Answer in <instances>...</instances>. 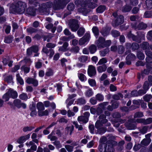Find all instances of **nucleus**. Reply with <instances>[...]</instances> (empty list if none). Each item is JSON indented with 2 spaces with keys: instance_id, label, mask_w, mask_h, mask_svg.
I'll return each mask as SVG.
<instances>
[{
  "instance_id": "1",
  "label": "nucleus",
  "mask_w": 152,
  "mask_h": 152,
  "mask_svg": "<svg viewBox=\"0 0 152 152\" xmlns=\"http://www.w3.org/2000/svg\"><path fill=\"white\" fill-rule=\"evenodd\" d=\"M26 7V4L22 1H18L16 3H12L10 6L9 12L15 14H21L25 11Z\"/></svg>"
},
{
  "instance_id": "2",
  "label": "nucleus",
  "mask_w": 152,
  "mask_h": 152,
  "mask_svg": "<svg viewBox=\"0 0 152 152\" xmlns=\"http://www.w3.org/2000/svg\"><path fill=\"white\" fill-rule=\"evenodd\" d=\"M67 4L64 0H55L53 6V9L54 10L63 9Z\"/></svg>"
},
{
  "instance_id": "3",
  "label": "nucleus",
  "mask_w": 152,
  "mask_h": 152,
  "mask_svg": "<svg viewBox=\"0 0 152 152\" xmlns=\"http://www.w3.org/2000/svg\"><path fill=\"white\" fill-rule=\"evenodd\" d=\"M107 142V143L109 144H104V152H115V150L113 144H117V142L113 140H109Z\"/></svg>"
},
{
  "instance_id": "4",
  "label": "nucleus",
  "mask_w": 152,
  "mask_h": 152,
  "mask_svg": "<svg viewBox=\"0 0 152 152\" xmlns=\"http://www.w3.org/2000/svg\"><path fill=\"white\" fill-rule=\"evenodd\" d=\"M78 23V21L76 19H72L69 22V27L72 31L75 32L79 28V26Z\"/></svg>"
},
{
  "instance_id": "5",
  "label": "nucleus",
  "mask_w": 152,
  "mask_h": 152,
  "mask_svg": "<svg viewBox=\"0 0 152 152\" xmlns=\"http://www.w3.org/2000/svg\"><path fill=\"white\" fill-rule=\"evenodd\" d=\"M90 34L89 33L86 32L85 35L81 38L79 41V44L80 45H84L86 42L89 41Z\"/></svg>"
},
{
  "instance_id": "6",
  "label": "nucleus",
  "mask_w": 152,
  "mask_h": 152,
  "mask_svg": "<svg viewBox=\"0 0 152 152\" xmlns=\"http://www.w3.org/2000/svg\"><path fill=\"white\" fill-rule=\"evenodd\" d=\"M37 10V7H34V6H29L26 10V13L30 16H34L36 15V11Z\"/></svg>"
},
{
  "instance_id": "7",
  "label": "nucleus",
  "mask_w": 152,
  "mask_h": 152,
  "mask_svg": "<svg viewBox=\"0 0 152 152\" xmlns=\"http://www.w3.org/2000/svg\"><path fill=\"white\" fill-rule=\"evenodd\" d=\"M87 73L88 75L90 77L95 76L96 73L95 67L92 65H89Z\"/></svg>"
},
{
  "instance_id": "8",
  "label": "nucleus",
  "mask_w": 152,
  "mask_h": 152,
  "mask_svg": "<svg viewBox=\"0 0 152 152\" xmlns=\"http://www.w3.org/2000/svg\"><path fill=\"white\" fill-rule=\"evenodd\" d=\"M136 59V57L134 54L132 53L129 54L126 58V64L128 65H131L132 63L131 61H134Z\"/></svg>"
},
{
  "instance_id": "9",
  "label": "nucleus",
  "mask_w": 152,
  "mask_h": 152,
  "mask_svg": "<svg viewBox=\"0 0 152 152\" xmlns=\"http://www.w3.org/2000/svg\"><path fill=\"white\" fill-rule=\"evenodd\" d=\"M105 39L104 38L100 37L96 42H95V44L97 45V47L99 48H103V45Z\"/></svg>"
},
{
  "instance_id": "10",
  "label": "nucleus",
  "mask_w": 152,
  "mask_h": 152,
  "mask_svg": "<svg viewBox=\"0 0 152 152\" xmlns=\"http://www.w3.org/2000/svg\"><path fill=\"white\" fill-rule=\"evenodd\" d=\"M26 82L28 84H32L34 87L37 86L38 85V81L37 80L32 78L28 77Z\"/></svg>"
},
{
  "instance_id": "11",
  "label": "nucleus",
  "mask_w": 152,
  "mask_h": 152,
  "mask_svg": "<svg viewBox=\"0 0 152 152\" xmlns=\"http://www.w3.org/2000/svg\"><path fill=\"white\" fill-rule=\"evenodd\" d=\"M144 38L145 35L142 34H140L137 36L135 35V37H134V39H132V40L140 43L141 42L142 39Z\"/></svg>"
},
{
  "instance_id": "12",
  "label": "nucleus",
  "mask_w": 152,
  "mask_h": 152,
  "mask_svg": "<svg viewBox=\"0 0 152 152\" xmlns=\"http://www.w3.org/2000/svg\"><path fill=\"white\" fill-rule=\"evenodd\" d=\"M146 69L144 70V73L145 74L148 75L149 73L152 74V64H146Z\"/></svg>"
},
{
  "instance_id": "13",
  "label": "nucleus",
  "mask_w": 152,
  "mask_h": 152,
  "mask_svg": "<svg viewBox=\"0 0 152 152\" xmlns=\"http://www.w3.org/2000/svg\"><path fill=\"white\" fill-rule=\"evenodd\" d=\"M124 17L123 15H118L115 21V25L118 26L122 24L124 22Z\"/></svg>"
},
{
  "instance_id": "14",
  "label": "nucleus",
  "mask_w": 152,
  "mask_h": 152,
  "mask_svg": "<svg viewBox=\"0 0 152 152\" xmlns=\"http://www.w3.org/2000/svg\"><path fill=\"white\" fill-rule=\"evenodd\" d=\"M111 29V27L107 26L103 29L101 33L104 37H106L109 34Z\"/></svg>"
},
{
  "instance_id": "15",
  "label": "nucleus",
  "mask_w": 152,
  "mask_h": 152,
  "mask_svg": "<svg viewBox=\"0 0 152 152\" xmlns=\"http://www.w3.org/2000/svg\"><path fill=\"white\" fill-rule=\"evenodd\" d=\"M10 97L13 99H16L18 96V94L17 92L15 91H14L13 89L10 88L8 90Z\"/></svg>"
},
{
  "instance_id": "16",
  "label": "nucleus",
  "mask_w": 152,
  "mask_h": 152,
  "mask_svg": "<svg viewBox=\"0 0 152 152\" xmlns=\"http://www.w3.org/2000/svg\"><path fill=\"white\" fill-rule=\"evenodd\" d=\"M54 75L53 70L51 68L47 69V71L45 72L44 78L45 79H47L48 77L53 76Z\"/></svg>"
},
{
  "instance_id": "17",
  "label": "nucleus",
  "mask_w": 152,
  "mask_h": 152,
  "mask_svg": "<svg viewBox=\"0 0 152 152\" xmlns=\"http://www.w3.org/2000/svg\"><path fill=\"white\" fill-rule=\"evenodd\" d=\"M44 4L43 3L41 4V6H40V4H39V5L37 6V10H38L39 12L41 13H44V12H46L47 11V9L44 5H43Z\"/></svg>"
},
{
  "instance_id": "18",
  "label": "nucleus",
  "mask_w": 152,
  "mask_h": 152,
  "mask_svg": "<svg viewBox=\"0 0 152 152\" xmlns=\"http://www.w3.org/2000/svg\"><path fill=\"white\" fill-rule=\"evenodd\" d=\"M107 68L106 64H103L101 66L97 67V69L98 72L99 73H102L105 72Z\"/></svg>"
},
{
  "instance_id": "19",
  "label": "nucleus",
  "mask_w": 152,
  "mask_h": 152,
  "mask_svg": "<svg viewBox=\"0 0 152 152\" xmlns=\"http://www.w3.org/2000/svg\"><path fill=\"white\" fill-rule=\"evenodd\" d=\"M13 38V37L11 35L5 37L4 38V42L6 43H10L12 42Z\"/></svg>"
},
{
  "instance_id": "20",
  "label": "nucleus",
  "mask_w": 152,
  "mask_h": 152,
  "mask_svg": "<svg viewBox=\"0 0 152 152\" xmlns=\"http://www.w3.org/2000/svg\"><path fill=\"white\" fill-rule=\"evenodd\" d=\"M106 6L104 5H100L96 9V12L98 13H103L106 9Z\"/></svg>"
},
{
  "instance_id": "21",
  "label": "nucleus",
  "mask_w": 152,
  "mask_h": 152,
  "mask_svg": "<svg viewBox=\"0 0 152 152\" xmlns=\"http://www.w3.org/2000/svg\"><path fill=\"white\" fill-rule=\"evenodd\" d=\"M132 7L130 5H125L122 7V11L123 12H128L131 10Z\"/></svg>"
},
{
  "instance_id": "22",
  "label": "nucleus",
  "mask_w": 152,
  "mask_h": 152,
  "mask_svg": "<svg viewBox=\"0 0 152 152\" xmlns=\"http://www.w3.org/2000/svg\"><path fill=\"white\" fill-rule=\"evenodd\" d=\"M85 32V29L83 27H80L79 28L77 33L79 37H81L83 35Z\"/></svg>"
},
{
  "instance_id": "23",
  "label": "nucleus",
  "mask_w": 152,
  "mask_h": 152,
  "mask_svg": "<svg viewBox=\"0 0 152 152\" xmlns=\"http://www.w3.org/2000/svg\"><path fill=\"white\" fill-rule=\"evenodd\" d=\"M28 4L29 5L34 6V7H37L39 5V3L37 2V0H28Z\"/></svg>"
},
{
  "instance_id": "24",
  "label": "nucleus",
  "mask_w": 152,
  "mask_h": 152,
  "mask_svg": "<svg viewBox=\"0 0 152 152\" xmlns=\"http://www.w3.org/2000/svg\"><path fill=\"white\" fill-rule=\"evenodd\" d=\"M92 31L94 36L97 38L99 35V30L97 26H94L92 28Z\"/></svg>"
},
{
  "instance_id": "25",
  "label": "nucleus",
  "mask_w": 152,
  "mask_h": 152,
  "mask_svg": "<svg viewBox=\"0 0 152 152\" xmlns=\"http://www.w3.org/2000/svg\"><path fill=\"white\" fill-rule=\"evenodd\" d=\"M89 50L91 54H93L95 53L97 50L96 46L94 44H92L90 46Z\"/></svg>"
},
{
  "instance_id": "26",
  "label": "nucleus",
  "mask_w": 152,
  "mask_h": 152,
  "mask_svg": "<svg viewBox=\"0 0 152 152\" xmlns=\"http://www.w3.org/2000/svg\"><path fill=\"white\" fill-rule=\"evenodd\" d=\"M37 107L38 111L40 110H44L45 109L44 104L42 102H38L37 104Z\"/></svg>"
},
{
  "instance_id": "27",
  "label": "nucleus",
  "mask_w": 152,
  "mask_h": 152,
  "mask_svg": "<svg viewBox=\"0 0 152 152\" xmlns=\"http://www.w3.org/2000/svg\"><path fill=\"white\" fill-rule=\"evenodd\" d=\"M136 55L137 58L140 60H143L145 58L144 54L140 51H137Z\"/></svg>"
},
{
  "instance_id": "28",
  "label": "nucleus",
  "mask_w": 152,
  "mask_h": 152,
  "mask_svg": "<svg viewBox=\"0 0 152 152\" xmlns=\"http://www.w3.org/2000/svg\"><path fill=\"white\" fill-rule=\"evenodd\" d=\"M141 48L143 50H149V45L148 42H143L141 45Z\"/></svg>"
},
{
  "instance_id": "29",
  "label": "nucleus",
  "mask_w": 152,
  "mask_h": 152,
  "mask_svg": "<svg viewBox=\"0 0 152 152\" xmlns=\"http://www.w3.org/2000/svg\"><path fill=\"white\" fill-rule=\"evenodd\" d=\"M147 27V25L142 22L140 23L137 26V28L140 30L145 29Z\"/></svg>"
},
{
  "instance_id": "30",
  "label": "nucleus",
  "mask_w": 152,
  "mask_h": 152,
  "mask_svg": "<svg viewBox=\"0 0 152 152\" xmlns=\"http://www.w3.org/2000/svg\"><path fill=\"white\" fill-rule=\"evenodd\" d=\"M152 16V11H146L143 15V18H150Z\"/></svg>"
},
{
  "instance_id": "31",
  "label": "nucleus",
  "mask_w": 152,
  "mask_h": 152,
  "mask_svg": "<svg viewBox=\"0 0 152 152\" xmlns=\"http://www.w3.org/2000/svg\"><path fill=\"white\" fill-rule=\"evenodd\" d=\"M21 101L19 99H15L14 100L13 102L14 104L18 108H20L21 107Z\"/></svg>"
},
{
  "instance_id": "32",
  "label": "nucleus",
  "mask_w": 152,
  "mask_h": 152,
  "mask_svg": "<svg viewBox=\"0 0 152 152\" xmlns=\"http://www.w3.org/2000/svg\"><path fill=\"white\" fill-rule=\"evenodd\" d=\"M80 49L79 47L78 46H76L75 47H72L69 50V51L72 53H77L79 52Z\"/></svg>"
},
{
  "instance_id": "33",
  "label": "nucleus",
  "mask_w": 152,
  "mask_h": 152,
  "mask_svg": "<svg viewBox=\"0 0 152 152\" xmlns=\"http://www.w3.org/2000/svg\"><path fill=\"white\" fill-rule=\"evenodd\" d=\"M111 34L114 37H117L120 35V32L116 30H113L111 31Z\"/></svg>"
},
{
  "instance_id": "34",
  "label": "nucleus",
  "mask_w": 152,
  "mask_h": 152,
  "mask_svg": "<svg viewBox=\"0 0 152 152\" xmlns=\"http://www.w3.org/2000/svg\"><path fill=\"white\" fill-rule=\"evenodd\" d=\"M13 78L12 75H9L4 77V80L8 83H10L12 81Z\"/></svg>"
},
{
  "instance_id": "35",
  "label": "nucleus",
  "mask_w": 152,
  "mask_h": 152,
  "mask_svg": "<svg viewBox=\"0 0 152 152\" xmlns=\"http://www.w3.org/2000/svg\"><path fill=\"white\" fill-rule=\"evenodd\" d=\"M140 48L139 44L136 42L132 43V51H134L137 50Z\"/></svg>"
},
{
  "instance_id": "36",
  "label": "nucleus",
  "mask_w": 152,
  "mask_h": 152,
  "mask_svg": "<svg viewBox=\"0 0 152 152\" xmlns=\"http://www.w3.org/2000/svg\"><path fill=\"white\" fill-rule=\"evenodd\" d=\"M10 97L8 91L3 96L2 98L6 102L8 101Z\"/></svg>"
},
{
  "instance_id": "37",
  "label": "nucleus",
  "mask_w": 152,
  "mask_h": 152,
  "mask_svg": "<svg viewBox=\"0 0 152 152\" xmlns=\"http://www.w3.org/2000/svg\"><path fill=\"white\" fill-rule=\"evenodd\" d=\"M152 98V95L151 94H146L143 97V99L146 102H149Z\"/></svg>"
},
{
  "instance_id": "38",
  "label": "nucleus",
  "mask_w": 152,
  "mask_h": 152,
  "mask_svg": "<svg viewBox=\"0 0 152 152\" xmlns=\"http://www.w3.org/2000/svg\"><path fill=\"white\" fill-rule=\"evenodd\" d=\"M34 128V127L33 126H26L23 128V131L24 132H26L27 131H31Z\"/></svg>"
},
{
  "instance_id": "39",
  "label": "nucleus",
  "mask_w": 152,
  "mask_h": 152,
  "mask_svg": "<svg viewBox=\"0 0 152 152\" xmlns=\"http://www.w3.org/2000/svg\"><path fill=\"white\" fill-rule=\"evenodd\" d=\"M97 129L99 134L101 135L104 133L107 130V129L106 128L103 127H101Z\"/></svg>"
},
{
  "instance_id": "40",
  "label": "nucleus",
  "mask_w": 152,
  "mask_h": 152,
  "mask_svg": "<svg viewBox=\"0 0 152 152\" xmlns=\"http://www.w3.org/2000/svg\"><path fill=\"white\" fill-rule=\"evenodd\" d=\"M109 49L108 48H106L103 50L100 51V55L101 56L104 57L106 54L109 52Z\"/></svg>"
},
{
  "instance_id": "41",
  "label": "nucleus",
  "mask_w": 152,
  "mask_h": 152,
  "mask_svg": "<svg viewBox=\"0 0 152 152\" xmlns=\"http://www.w3.org/2000/svg\"><path fill=\"white\" fill-rule=\"evenodd\" d=\"M88 83L92 87H94L96 85V82L94 79H88Z\"/></svg>"
},
{
  "instance_id": "42",
  "label": "nucleus",
  "mask_w": 152,
  "mask_h": 152,
  "mask_svg": "<svg viewBox=\"0 0 152 152\" xmlns=\"http://www.w3.org/2000/svg\"><path fill=\"white\" fill-rule=\"evenodd\" d=\"M93 94V92L92 91V89L91 88L87 90L85 93V95L87 97H90L92 96Z\"/></svg>"
},
{
  "instance_id": "43",
  "label": "nucleus",
  "mask_w": 152,
  "mask_h": 152,
  "mask_svg": "<svg viewBox=\"0 0 152 152\" xmlns=\"http://www.w3.org/2000/svg\"><path fill=\"white\" fill-rule=\"evenodd\" d=\"M149 83L148 81H145L143 86V89L145 90L146 91L149 88Z\"/></svg>"
},
{
  "instance_id": "44",
  "label": "nucleus",
  "mask_w": 152,
  "mask_h": 152,
  "mask_svg": "<svg viewBox=\"0 0 152 152\" xmlns=\"http://www.w3.org/2000/svg\"><path fill=\"white\" fill-rule=\"evenodd\" d=\"M75 5L72 3H70L67 7V9L69 11H73L75 8Z\"/></svg>"
},
{
  "instance_id": "45",
  "label": "nucleus",
  "mask_w": 152,
  "mask_h": 152,
  "mask_svg": "<svg viewBox=\"0 0 152 152\" xmlns=\"http://www.w3.org/2000/svg\"><path fill=\"white\" fill-rule=\"evenodd\" d=\"M111 103L114 109L117 108L118 107L119 103L117 101L112 100L111 102Z\"/></svg>"
},
{
  "instance_id": "46",
  "label": "nucleus",
  "mask_w": 152,
  "mask_h": 152,
  "mask_svg": "<svg viewBox=\"0 0 152 152\" xmlns=\"http://www.w3.org/2000/svg\"><path fill=\"white\" fill-rule=\"evenodd\" d=\"M103 125L100 120H97L95 124V127L97 129L101 127Z\"/></svg>"
},
{
  "instance_id": "47",
  "label": "nucleus",
  "mask_w": 152,
  "mask_h": 152,
  "mask_svg": "<svg viewBox=\"0 0 152 152\" xmlns=\"http://www.w3.org/2000/svg\"><path fill=\"white\" fill-rule=\"evenodd\" d=\"M43 3L44 4H43V5L44 6L45 5V7H46L47 10L48 8H50L52 7H53V3L50 1L47 2L46 3Z\"/></svg>"
},
{
  "instance_id": "48",
  "label": "nucleus",
  "mask_w": 152,
  "mask_h": 152,
  "mask_svg": "<svg viewBox=\"0 0 152 152\" xmlns=\"http://www.w3.org/2000/svg\"><path fill=\"white\" fill-rule=\"evenodd\" d=\"M145 3L148 9L152 8V0H146Z\"/></svg>"
},
{
  "instance_id": "49",
  "label": "nucleus",
  "mask_w": 152,
  "mask_h": 152,
  "mask_svg": "<svg viewBox=\"0 0 152 152\" xmlns=\"http://www.w3.org/2000/svg\"><path fill=\"white\" fill-rule=\"evenodd\" d=\"M78 76L79 79L82 82L84 81L85 80V78L86 79V76L82 73H78Z\"/></svg>"
},
{
  "instance_id": "50",
  "label": "nucleus",
  "mask_w": 152,
  "mask_h": 152,
  "mask_svg": "<svg viewBox=\"0 0 152 152\" xmlns=\"http://www.w3.org/2000/svg\"><path fill=\"white\" fill-rule=\"evenodd\" d=\"M107 60L106 58H103L101 59L98 63L97 64L102 65L103 64H105L107 63Z\"/></svg>"
},
{
  "instance_id": "51",
  "label": "nucleus",
  "mask_w": 152,
  "mask_h": 152,
  "mask_svg": "<svg viewBox=\"0 0 152 152\" xmlns=\"http://www.w3.org/2000/svg\"><path fill=\"white\" fill-rule=\"evenodd\" d=\"M96 99L97 100L102 101L104 100V96L102 94H98L96 95Z\"/></svg>"
},
{
  "instance_id": "52",
  "label": "nucleus",
  "mask_w": 152,
  "mask_h": 152,
  "mask_svg": "<svg viewBox=\"0 0 152 152\" xmlns=\"http://www.w3.org/2000/svg\"><path fill=\"white\" fill-rule=\"evenodd\" d=\"M126 37L129 39H134L135 37V35L132 33L131 31H130L129 32H128L127 34Z\"/></svg>"
},
{
  "instance_id": "53",
  "label": "nucleus",
  "mask_w": 152,
  "mask_h": 152,
  "mask_svg": "<svg viewBox=\"0 0 152 152\" xmlns=\"http://www.w3.org/2000/svg\"><path fill=\"white\" fill-rule=\"evenodd\" d=\"M97 4L96 3L91 2L87 6H88V7L89 8L94 9L97 7Z\"/></svg>"
},
{
  "instance_id": "54",
  "label": "nucleus",
  "mask_w": 152,
  "mask_h": 152,
  "mask_svg": "<svg viewBox=\"0 0 152 152\" xmlns=\"http://www.w3.org/2000/svg\"><path fill=\"white\" fill-rule=\"evenodd\" d=\"M26 31L27 32L32 34L36 32L37 30L36 29L33 28L31 27H30L27 28Z\"/></svg>"
},
{
  "instance_id": "55",
  "label": "nucleus",
  "mask_w": 152,
  "mask_h": 152,
  "mask_svg": "<svg viewBox=\"0 0 152 152\" xmlns=\"http://www.w3.org/2000/svg\"><path fill=\"white\" fill-rule=\"evenodd\" d=\"M77 102L80 105L84 104L86 103V101L84 98H80L77 99Z\"/></svg>"
},
{
  "instance_id": "56",
  "label": "nucleus",
  "mask_w": 152,
  "mask_h": 152,
  "mask_svg": "<svg viewBox=\"0 0 152 152\" xmlns=\"http://www.w3.org/2000/svg\"><path fill=\"white\" fill-rule=\"evenodd\" d=\"M65 147L68 152H72L73 151L74 147L69 145H66Z\"/></svg>"
},
{
  "instance_id": "57",
  "label": "nucleus",
  "mask_w": 152,
  "mask_h": 152,
  "mask_svg": "<svg viewBox=\"0 0 152 152\" xmlns=\"http://www.w3.org/2000/svg\"><path fill=\"white\" fill-rule=\"evenodd\" d=\"M143 116V114L142 112H136L134 115V118H141Z\"/></svg>"
},
{
  "instance_id": "58",
  "label": "nucleus",
  "mask_w": 152,
  "mask_h": 152,
  "mask_svg": "<svg viewBox=\"0 0 152 152\" xmlns=\"http://www.w3.org/2000/svg\"><path fill=\"white\" fill-rule=\"evenodd\" d=\"M24 137L23 136L20 137L17 140V142L20 144L23 143L25 141Z\"/></svg>"
},
{
  "instance_id": "59",
  "label": "nucleus",
  "mask_w": 152,
  "mask_h": 152,
  "mask_svg": "<svg viewBox=\"0 0 152 152\" xmlns=\"http://www.w3.org/2000/svg\"><path fill=\"white\" fill-rule=\"evenodd\" d=\"M88 57L87 56H82L80 58V60L82 63L86 62L88 60Z\"/></svg>"
},
{
  "instance_id": "60",
  "label": "nucleus",
  "mask_w": 152,
  "mask_h": 152,
  "mask_svg": "<svg viewBox=\"0 0 152 152\" xmlns=\"http://www.w3.org/2000/svg\"><path fill=\"white\" fill-rule=\"evenodd\" d=\"M111 44V41L110 40H107L104 41V43L103 45V48L104 47H108L110 46Z\"/></svg>"
},
{
  "instance_id": "61",
  "label": "nucleus",
  "mask_w": 152,
  "mask_h": 152,
  "mask_svg": "<svg viewBox=\"0 0 152 152\" xmlns=\"http://www.w3.org/2000/svg\"><path fill=\"white\" fill-rule=\"evenodd\" d=\"M36 103L34 102H32V104H31L29 106L30 110H36Z\"/></svg>"
},
{
  "instance_id": "62",
  "label": "nucleus",
  "mask_w": 152,
  "mask_h": 152,
  "mask_svg": "<svg viewBox=\"0 0 152 152\" xmlns=\"http://www.w3.org/2000/svg\"><path fill=\"white\" fill-rule=\"evenodd\" d=\"M147 37L148 40L152 41V30L148 31Z\"/></svg>"
},
{
  "instance_id": "63",
  "label": "nucleus",
  "mask_w": 152,
  "mask_h": 152,
  "mask_svg": "<svg viewBox=\"0 0 152 152\" xmlns=\"http://www.w3.org/2000/svg\"><path fill=\"white\" fill-rule=\"evenodd\" d=\"M139 11V8L135 7L133 8V9L132 10V14H137Z\"/></svg>"
},
{
  "instance_id": "64",
  "label": "nucleus",
  "mask_w": 152,
  "mask_h": 152,
  "mask_svg": "<svg viewBox=\"0 0 152 152\" xmlns=\"http://www.w3.org/2000/svg\"><path fill=\"white\" fill-rule=\"evenodd\" d=\"M53 144L55 145L57 148L58 149L61 147L60 142L58 141H55L53 142Z\"/></svg>"
}]
</instances>
